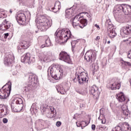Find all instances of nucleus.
<instances>
[{"label": "nucleus", "mask_w": 131, "mask_h": 131, "mask_svg": "<svg viewBox=\"0 0 131 131\" xmlns=\"http://www.w3.org/2000/svg\"><path fill=\"white\" fill-rule=\"evenodd\" d=\"M38 85V81L36 75L30 74L28 76V81L25 84L23 88L25 92H29L31 90H33Z\"/></svg>", "instance_id": "1"}, {"label": "nucleus", "mask_w": 131, "mask_h": 131, "mask_svg": "<svg viewBox=\"0 0 131 131\" xmlns=\"http://www.w3.org/2000/svg\"><path fill=\"white\" fill-rule=\"evenodd\" d=\"M35 23L39 24L37 28L40 31H47L48 28L52 26V20L47 18H43L42 16H38L35 19Z\"/></svg>", "instance_id": "2"}, {"label": "nucleus", "mask_w": 131, "mask_h": 131, "mask_svg": "<svg viewBox=\"0 0 131 131\" xmlns=\"http://www.w3.org/2000/svg\"><path fill=\"white\" fill-rule=\"evenodd\" d=\"M115 10L114 11V16L117 17L119 13H124L127 15L131 19V6L126 4H118L115 7Z\"/></svg>", "instance_id": "3"}, {"label": "nucleus", "mask_w": 131, "mask_h": 131, "mask_svg": "<svg viewBox=\"0 0 131 131\" xmlns=\"http://www.w3.org/2000/svg\"><path fill=\"white\" fill-rule=\"evenodd\" d=\"M63 67L60 66L59 70L57 69L56 66L52 65L51 66L48 70V75L50 74L53 78L56 79V80H58V79H61L62 76H63Z\"/></svg>", "instance_id": "4"}, {"label": "nucleus", "mask_w": 131, "mask_h": 131, "mask_svg": "<svg viewBox=\"0 0 131 131\" xmlns=\"http://www.w3.org/2000/svg\"><path fill=\"white\" fill-rule=\"evenodd\" d=\"M55 36L56 37H59V39L64 40V42H67L68 39L73 37V36L71 34V32L67 29L57 30L55 33Z\"/></svg>", "instance_id": "5"}, {"label": "nucleus", "mask_w": 131, "mask_h": 131, "mask_svg": "<svg viewBox=\"0 0 131 131\" xmlns=\"http://www.w3.org/2000/svg\"><path fill=\"white\" fill-rule=\"evenodd\" d=\"M75 79L78 80L80 84H82L83 83L89 81L88 74L84 72H81L80 69H78L76 70Z\"/></svg>", "instance_id": "6"}, {"label": "nucleus", "mask_w": 131, "mask_h": 131, "mask_svg": "<svg viewBox=\"0 0 131 131\" xmlns=\"http://www.w3.org/2000/svg\"><path fill=\"white\" fill-rule=\"evenodd\" d=\"M80 15H76L73 19V26H79L80 28H83L88 25V20L85 18L81 19Z\"/></svg>", "instance_id": "7"}, {"label": "nucleus", "mask_w": 131, "mask_h": 131, "mask_svg": "<svg viewBox=\"0 0 131 131\" xmlns=\"http://www.w3.org/2000/svg\"><path fill=\"white\" fill-rule=\"evenodd\" d=\"M14 102H15V104L17 105L16 106L15 105V103L14 102L11 103V109L13 111V112H19V111H21L22 109H23V100H22L21 98L16 97V98L14 99Z\"/></svg>", "instance_id": "8"}, {"label": "nucleus", "mask_w": 131, "mask_h": 131, "mask_svg": "<svg viewBox=\"0 0 131 131\" xmlns=\"http://www.w3.org/2000/svg\"><path fill=\"white\" fill-rule=\"evenodd\" d=\"M41 112H43V114H46V116L48 118H53L56 117L57 115V112L56 109L53 106H50L49 108H46L45 107H41Z\"/></svg>", "instance_id": "9"}, {"label": "nucleus", "mask_w": 131, "mask_h": 131, "mask_svg": "<svg viewBox=\"0 0 131 131\" xmlns=\"http://www.w3.org/2000/svg\"><path fill=\"white\" fill-rule=\"evenodd\" d=\"M6 85H4L2 88V89H0V99H6L7 97H9L10 94H11L12 86L9 85L7 88L4 89V88H5Z\"/></svg>", "instance_id": "10"}, {"label": "nucleus", "mask_w": 131, "mask_h": 131, "mask_svg": "<svg viewBox=\"0 0 131 131\" xmlns=\"http://www.w3.org/2000/svg\"><path fill=\"white\" fill-rule=\"evenodd\" d=\"M47 122L48 121H45L42 119H38L35 122V128L37 130H41L45 129L48 127L47 125Z\"/></svg>", "instance_id": "11"}, {"label": "nucleus", "mask_w": 131, "mask_h": 131, "mask_svg": "<svg viewBox=\"0 0 131 131\" xmlns=\"http://www.w3.org/2000/svg\"><path fill=\"white\" fill-rule=\"evenodd\" d=\"M16 19L19 25H26L27 24V22H26V15L23 12H19L16 15Z\"/></svg>", "instance_id": "12"}, {"label": "nucleus", "mask_w": 131, "mask_h": 131, "mask_svg": "<svg viewBox=\"0 0 131 131\" xmlns=\"http://www.w3.org/2000/svg\"><path fill=\"white\" fill-rule=\"evenodd\" d=\"M35 61V58H34V57H31V55L29 53H26V55L21 57V61L23 63H25V64L28 63V64H30L31 63L34 62Z\"/></svg>", "instance_id": "13"}, {"label": "nucleus", "mask_w": 131, "mask_h": 131, "mask_svg": "<svg viewBox=\"0 0 131 131\" xmlns=\"http://www.w3.org/2000/svg\"><path fill=\"white\" fill-rule=\"evenodd\" d=\"M98 51H88L84 55V59L87 61V62H90L93 61V60H95L97 58V53Z\"/></svg>", "instance_id": "14"}, {"label": "nucleus", "mask_w": 131, "mask_h": 131, "mask_svg": "<svg viewBox=\"0 0 131 131\" xmlns=\"http://www.w3.org/2000/svg\"><path fill=\"white\" fill-rule=\"evenodd\" d=\"M38 57L41 62H48L52 57V53L51 52H41L39 54Z\"/></svg>", "instance_id": "15"}, {"label": "nucleus", "mask_w": 131, "mask_h": 131, "mask_svg": "<svg viewBox=\"0 0 131 131\" xmlns=\"http://www.w3.org/2000/svg\"><path fill=\"white\" fill-rule=\"evenodd\" d=\"M14 60H15V57L14 56V54L13 53H7L5 55V57L4 58V64L6 66L8 65H10V64H12L13 63Z\"/></svg>", "instance_id": "16"}, {"label": "nucleus", "mask_w": 131, "mask_h": 131, "mask_svg": "<svg viewBox=\"0 0 131 131\" xmlns=\"http://www.w3.org/2000/svg\"><path fill=\"white\" fill-rule=\"evenodd\" d=\"M59 59L61 61H64L66 63H70L71 59H70V56L67 52L62 51L59 54Z\"/></svg>", "instance_id": "17"}, {"label": "nucleus", "mask_w": 131, "mask_h": 131, "mask_svg": "<svg viewBox=\"0 0 131 131\" xmlns=\"http://www.w3.org/2000/svg\"><path fill=\"white\" fill-rule=\"evenodd\" d=\"M9 114V110L8 106L3 104H0V118L7 116Z\"/></svg>", "instance_id": "18"}, {"label": "nucleus", "mask_w": 131, "mask_h": 131, "mask_svg": "<svg viewBox=\"0 0 131 131\" xmlns=\"http://www.w3.org/2000/svg\"><path fill=\"white\" fill-rule=\"evenodd\" d=\"M10 27H11V25L7 21L6 19L4 20V23L0 25V29L3 31L9 29Z\"/></svg>", "instance_id": "19"}, {"label": "nucleus", "mask_w": 131, "mask_h": 131, "mask_svg": "<svg viewBox=\"0 0 131 131\" xmlns=\"http://www.w3.org/2000/svg\"><path fill=\"white\" fill-rule=\"evenodd\" d=\"M105 26L107 28V31H111L112 30H115V28L112 25V23L111 22V20L110 19H106Z\"/></svg>", "instance_id": "20"}, {"label": "nucleus", "mask_w": 131, "mask_h": 131, "mask_svg": "<svg viewBox=\"0 0 131 131\" xmlns=\"http://www.w3.org/2000/svg\"><path fill=\"white\" fill-rule=\"evenodd\" d=\"M116 99L118 102L121 103H124L125 102V96H124V94L122 93L117 94L116 95Z\"/></svg>", "instance_id": "21"}, {"label": "nucleus", "mask_w": 131, "mask_h": 131, "mask_svg": "<svg viewBox=\"0 0 131 131\" xmlns=\"http://www.w3.org/2000/svg\"><path fill=\"white\" fill-rule=\"evenodd\" d=\"M74 11L73 9H72V8H70L68 9H67L66 10V18H67V19H70V18H71V17H72V16H73V13H74Z\"/></svg>", "instance_id": "22"}, {"label": "nucleus", "mask_w": 131, "mask_h": 131, "mask_svg": "<svg viewBox=\"0 0 131 131\" xmlns=\"http://www.w3.org/2000/svg\"><path fill=\"white\" fill-rule=\"evenodd\" d=\"M98 90L99 88L97 87L95 85H93L89 88V93L91 95H93V96H96V91L98 93Z\"/></svg>", "instance_id": "23"}, {"label": "nucleus", "mask_w": 131, "mask_h": 131, "mask_svg": "<svg viewBox=\"0 0 131 131\" xmlns=\"http://www.w3.org/2000/svg\"><path fill=\"white\" fill-rule=\"evenodd\" d=\"M56 89L58 93H59V94H61V95L65 94V89H64V87L63 86V85L62 84L57 85L56 86Z\"/></svg>", "instance_id": "24"}, {"label": "nucleus", "mask_w": 131, "mask_h": 131, "mask_svg": "<svg viewBox=\"0 0 131 131\" xmlns=\"http://www.w3.org/2000/svg\"><path fill=\"white\" fill-rule=\"evenodd\" d=\"M123 33L126 35H129V34H131V26L124 27L123 28Z\"/></svg>", "instance_id": "25"}, {"label": "nucleus", "mask_w": 131, "mask_h": 131, "mask_svg": "<svg viewBox=\"0 0 131 131\" xmlns=\"http://www.w3.org/2000/svg\"><path fill=\"white\" fill-rule=\"evenodd\" d=\"M121 84L120 83H118L117 82H115L111 84V90L112 91H114L115 90H119L120 89Z\"/></svg>", "instance_id": "26"}, {"label": "nucleus", "mask_w": 131, "mask_h": 131, "mask_svg": "<svg viewBox=\"0 0 131 131\" xmlns=\"http://www.w3.org/2000/svg\"><path fill=\"white\" fill-rule=\"evenodd\" d=\"M20 46L21 48H23V49H28V48H29V47L30 46V42L23 40Z\"/></svg>", "instance_id": "27"}, {"label": "nucleus", "mask_w": 131, "mask_h": 131, "mask_svg": "<svg viewBox=\"0 0 131 131\" xmlns=\"http://www.w3.org/2000/svg\"><path fill=\"white\" fill-rule=\"evenodd\" d=\"M122 112L121 113V116L123 118H126V117H127L128 116V114H129V113H128V110L127 109H123V106L121 107Z\"/></svg>", "instance_id": "28"}, {"label": "nucleus", "mask_w": 131, "mask_h": 131, "mask_svg": "<svg viewBox=\"0 0 131 131\" xmlns=\"http://www.w3.org/2000/svg\"><path fill=\"white\" fill-rule=\"evenodd\" d=\"M52 46V42H51V40L50 38H47L45 41V45H42L41 46V49H43V48H46V47H51Z\"/></svg>", "instance_id": "29"}, {"label": "nucleus", "mask_w": 131, "mask_h": 131, "mask_svg": "<svg viewBox=\"0 0 131 131\" xmlns=\"http://www.w3.org/2000/svg\"><path fill=\"white\" fill-rule=\"evenodd\" d=\"M108 35L110 38H114L117 35L115 30L108 31Z\"/></svg>", "instance_id": "30"}, {"label": "nucleus", "mask_w": 131, "mask_h": 131, "mask_svg": "<svg viewBox=\"0 0 131 131\" xmlns=\"http://www.w3.org/2000/svg\"><path fill=\"white\" fill-rule=\"evenodd\" d=\"M122 126L124 128V131H130V126H129L128 123L124 122L122 123Z\"/></svg>", "instance_id": "31"}, {"label": "nucleus", "mask_w": 131, "mask_h": 131, "mask_svg": "<svg viewBox=\"0 0 131 131\" xmlns=\"http://www.w3.org/2000/svg\"><path fill=\"white\" fill-rule=\"evenodd\" d=\"M76 125L78 127H80V126H81V128H83V127H84L88 125V123H86V122L85 121H82L81 123H78L76 122Z\"/></svg>", "instance_id": "32"}, {"label": "nucleus", "mask_w": 131, "mask_h": 131, "mask_svg": "<svg viewBox=\"0 0 131 131\" xmlns=\"http://www.w3.org/2000/svg\"><path fill=\"white\" fill-rule=\"evenodd\" d=\"M25 36H26V38H29L30 39H32L33 35L32 34V33H31L30 31H28L25 33Z\"/></svg>", "instance_id": "33"}, {"label": "nucleus", "mask_w": 131, "mask_h": 131, "mask_svg": "<svg viewBox=\"0 0 131 131\" xmlns=\"http://www.w3.org/2000/svg\"><path fill=\"white\" fill-rule=\"evenodd\" d=\"M76 92L78 93V94L82 95V96H84V95L86 94V91L85 90H80L79 89H76Z\"/></svg>", "instance_id": "34"}, {"label": "nucleus", "mask_w": 131, "mask_h": 131, "mask_svg": "<svg viewBox=\"0 0 131 131\" xmlns=\"http://www.w3.org/2000/svg\"><path fill=\"white\" fill-rule=\"evenodd\" d=\"M123 62L122 64L124 65V66H128L129 67H131V63L129 62L125 61L124 60H122Z\"/></svg>", "instance_id": "35"}, {"label": "nucleus", "mask_w": 131, "mask_h": 131, "mask_svg": "<svg viewBox=\"0 0 131 131\" xmlns=\"http://www.w3.org/2000/svg\"><path fill=\"white\" fill-rule=\"evenodd\" d=\"M57 5L58 6V10H60V9H61V5H60V2L59 1H57L55 3L54 7L52 8V10H54V9H55V7H56V6H57Z\"/></svg>", "instance_id": "36"}, {"label": "nucleus", "mask_w": 131, "mask_h": 131, "mask_svg": "<svg viewBox=\"0 0 131 131\" xmlns=\"http://www.w3.org/2000/svg\"><path fill=\"white\" fill-rule=\"evenodd\" d=\"M76 43H77V42L76 41H73L71 42L72 50H73V48H75V46H76Z\"/></svg>", "instance_id": "37"}, {"label": "nucleus", "mask_w": 131, "mask_h": 131, "mask_svg": "<svg viewBox=\"0 0 131 131\" xmlns=\"http://www.w3.org/2000/svg\"><path fill=\"white\" fill-rule=\"evenodd\" d=\"M24 50H25V49H23V48H18V52L19 53V54H22V53L24 52Z\"/></svg>", "instance_id": "38"}, {"label": "nucleus", "mask_w": 131, "mask_h": 131, "mask_svg": "<svg viewBox=\"0 0 131 131\" xmlns=\"http://www.w3.org/2000/svg\"><path fill=\"white\" fill-rule=\"evenodd\" d=\"M105 111V110L104 108H101L99 112H100V115H101L102 116H103V115H104V112Z\"/></svg>", "instance_id": "39"}, {"label": "nucleus", "mask_w": 131, "mask_h": 131, "mask_svg": "<svg viewBox=\"0 0 131 131\" xmlns=\"http://www.w3.org/2000/svg\"><path fill=\"white\" fill-rule=\"evenodd\" d=\"M61 124H62V123L60 121H57L56 123V126H57V127L61 126Z\"/></svg>", "instance_id": "40"}, {"label": "nucleus", "mask_w": 131, "mask_h": 131, "mask_svg": "<svg viewBox=\"0 0 131 131\" xmlns=\"http://www.w3.org/2000/svg\"><path fill=\"white\" fill-rule=\"evenodd\" d=\"M12 72L13 75H17L18 73V71H17L16 70L14 71V70H12Z\"/></svg>", "instance_id": "41"}, {"label": "nucleus", "mask_w": 131, "mask_h": 131, "mask_svg": "<svg viewBox=\"0 0 131 131\" xmlns=\"http://www.w3.org/2000/svg\"><path fill=\"white\" fill-rule=\"evenodd\" d=\"M3 123H8V119L4 118L3 119Z\"/></svg>", "instance_id": "42"}, {"label": "nucleus", "mask_w": 131, "mask_h": 131, "mask_svg": "<svg viewBox=\"0 0 131 131\" xmlns=\"http://www.w3.org/2000/svg\"><path fill=\"white\" fill-rule=\"evenodd\" d=\"M3 33H4V31L3 30L0 29V37L3 36L4 35H3Z\"/></svg>", "instance_id": "43"}, {"label": "nucleus", "mask_w": 131, "mask_h": 131, "mask_svg": "<svg viewBox=\"0 0 131 131\" xmlns=\"http://www.w3.org/2000/svg\"><path fill=\"white\" fill-rule=\"evenodd\" d=\"M1 16L2 18H5V17H6L7 15H6V13H1Z\"/></svg>", "instance_id": "44"}, {"label": "nucleus", "mask_w": 131, "mask_h": 131, "mask_svg": "<svg viewBox=\"0 0 131 131\" xmlns=\"http://www.w3.org/2000/svg\"><path fill=\"white\" fill-rule=\"evenodd\" d=\"M8 36H9V33H7L4 34V37L6 39V38H8Z\"/></svg>", "instance_id": "45"}, {"label": "nucleus", "mask_w": 131, "mask_h": 131, "mask_svg": "<svg viewBox=\"0 0 131 131\" xmlns=\"http://www.w3.org/2000/svg\"><path fill=\"white\" fill-rule=\"evenodd\" d=\"M92 129L93 130H95L96 129V125H92Z\"/></svg>", "instance_id": "46"}, {"label": "nucleus", "mask_w": 131, "mask_h": 131, "mask_svg": "<svg viewBox=\"0 0 131 131\" xmlns=\"http://www.w3.org/2000/svg\"><path fill=\"white\" fill-rule=\"evenodd\" d=\"M35 107H34V104H33L31 107V111L33 110Z\"/></svg>", "instance_id": "47"}, {"label": "nucleus", "mask_w": 131, "mask_h": 131, "mask_svg": "<svg viewBox=\"0 0 131 131\" xmlns=\"http://www.w3.org/2000/svg\"><path fill=\"white\" fill-rule=\"evenodd\" d=\"M82 10H84L85 9V5H82Z\"/></svg>", "instance_id": "48"}, {"label": "nucleus", "mask_w": 131, "mask_h": 131, "mask_svg": "<svg viewBox=\"0 0 131 131\" xmlns=\"http://www.w3.org/2000/svg\"><path fill=\"white\" fill-rule=\"evenodd\" d=\"M98 38H99V36H97L96 38H95V41H98Z\"/></svg>", "instance_id": "49"}, {"label": "nucleus", "mask_w": 131, "mask_h": 131, "mask_svg": "<svg viewBox=\"0 0 131 131\" xmlns=\"http://www.w3.org/2000/svg\"><path fill=\"white\" fill-rule=\"evenodd\" d=\"M95 27H97V28H99V25H97V24L95 25Z\"/></svg>", "instance_id": "50"}, {"label": "nucleus", "mask_w": 131, "mask_h": 131, "mask_svg": "<svg viewBox=\"0 0 131 131\" xmlns=\"http://www.w3.org/2000/svg\"><path fill=\"white\" fill-rule=\"evenodd\" d=\"M85 105H84V104H81L80 105V107H84Z\"/></svg>", "instance_id": "51"}, {"label": "nucleus", "mask_w": 131, "mask_h": 131, "mask_svg": "<svg viewBox=\"0 0 131 131\" xmlns=\"http://www.w3.org/2000/svg\"><path fill=\"white\" fill-rule=\"evenodd\" d=\"M73 119H76V117H75V115L73 117Z\"/></svg>", "instance_id": "52"}, {"label": "nucleus", "mask_w": 131, "mask_h": 131, "mask_svg": "<svg viewBox=\"0 0 131 131\" xmlns=\"http://www.w3.org/2000/svg\"><path fill=\"white\" fill-rule=\"evenodd\" d=\"M10 13L11 14H12V10H10Z\"/></svg>", "instance_id": "53"}, {"label": "nucleus", "mask_w": 131, "mask_h": 131, "mask_svg": "<svg viewBox=\"0 0 131 131\" xmlns=\"http://www.w3.org/2000/svg\"><path fill=\"white\" fill-rule=\"evenodd\" d=\"M107 43L108 44L110 43V40L107 41Z\"/></svg>", "instance_id": "54"}, {"label": "nucleus", "mask_w": 131, "mask_h": 131, "mask_svg": "<svg viewBox=\"0 0 131 131\" xmlns=\"http://www.w3.org/2000/svg\"><path fill=\"white\" fill-rule=\"evenodd\" d=\"M124 41H128V39L124 40Z\"/></svg>", "instance_id": "55"}, {"label": "nucleus", "mask_w": 131, "mask_h": 131, "mask_svg": "<svg viewBox=\"0 0 131 131\" xmlns=\"http://www.w3.org/2000/svg\"><path fill=\"white\" fill-rule=\"evenodd\" d=\"M100 121L101 122V123H103V121L102 120V119H100Z\"/></svg>", "instance_id": "56"}, {"label": "nucleus", "mask_w": 131, "mask_h": 131, "mask_svg": "<svg viewBox=\"0 0 131 131\" xmlns=\"http://www.w3.org/2000/svg\"><path fill=\"white\" fill-rule=\"evenodd\" d=\"M1 12H4V10H1Z\"/></svg>", "instance_id": "57"}, {"label": "nucleus", "mask_w": 131, "mask_h": 131, "mask_svg": "<svg viewBox=\"0 0 131 131\" xmlns=\"http://www.w3.org/2000/svg\"><path fill=\"white\" fill-rule=\"evenodd\" d=\"M129 45L131 46V41L129 42Z\"/></svg>", "instance_id": "58"}, {"label": "nucleus", "mask_w": 131, "mask_h": 131, "mask_svg": "<svg viewBox=\"0 0 131 131\" xmlns=\"http://www.w3.org/2000/svg\"><path fill=\"white\" fill-rule=\"evenodd\" d=\"M105 41H106V42H107V39H106Z\"/></svg>", "instance_id": "59"}, {"label": "nucleus", "mask_w": 131, "mask_h": 131, "mask_svg": "<svg viewBox=\"0 0 131 131\" xmlns=\"http://www.w3.org/2000/svg\"><path fill=\"white\" fill-rule=\"evenodd\" d=\"M29 15H30V12H29Z\"/></svg>", "instance_id": "60"}, {"label": "nucleus", "mask_w": 131, "mask_h": 131, "mask_svg": "<svg viewBox=\"0 0 131 131\" xmlns=\"http://www.w3.org/2000/svg\"><path fill=\"white\" fill-rule=\"evenodd\" d=\"M101 130V128H99V131Z\"/></svg>", "instance_id": "61"}, {"label": "nucleus", "mask_w": 131, "mask_h": 131, "mask_svg": "<svg viewBox=\"0 0 131 131\" xmlns=\"http://www.w3.org/2000/svg\"><path fill=\"white\" fill-rule=\"evenodd\" d=\"M54 13H56V12H55V11H54Z\"/></svg>", "instance_id": "62"}, {"label": "nucleus", "mask_w": 131, "mask_h": 131, "mask_svg": "<svg viewBox=\"0 0 131 131\" xmlns=\"http://www.w3.org/2000/svg\"><path fill=\"white\" fill-rule=\"evenodd\" d=\"M99 119H100V117H99Z\"/></svg>", "instance_id": "63"}]
</instances>
